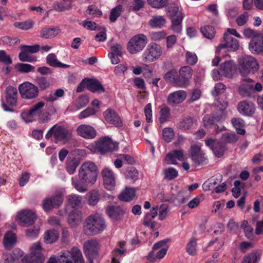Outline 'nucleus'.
<instances>
[{
    "instance_id": "obj_13",
    "label": "nucleus",
    "mask_w": 263,
    "mask_h": 263,
    "mask_svg": "<svg viewBox=\"0 0 263 263\" xmlns=\"http://www.w3.org/2000/svg\"><path fill=\"white\" fill-rule=\"evenodd\" d=\"M223 43H221L217 47V50L220 51L222 49H227L230 51H235L239 47L238 41L232 37L228 33H224L223 35Z\"/></svg>"
},
{
    "instance_id": "obj_45",
    "label": "nucleus",
    "mask_w": 263,
    "mask_h": 263,
    "mask_svg": "<svg viewBox=\"0 0 263 263\" xmlns=\"http://www.w3.org/2000/svg\"><path fill=\"white\" fill-rule=\"evenodd\" d=\"M232 123L236 129L237 134L243 135L246 131L242 127L245 125V121L240 118H233L231 120Z\"/></svg>"
},
{
    "instance_id": "obj_35",
    "label": "nucleus",
    "mask_w": 263,
    "mask_h": 263,
    "mask_svg": "<svg viewBox=\"0 0 263 263\" xmlns=\"http://www.w3.org/2000/svg\"><path fill=\"white\" fill-rule=\"evenodd\" d=\"M16 236L12 231H8L4 237V245L7 250H10L15 244Z\"/></svg>"
},
{
    "instance_id": "obj_53",
    "label": "nucleus",
    "mask_w": 263,
    "mask_h": 263,
    "mask_svg": "<svg viewBox=\"0 0 263 263\" xmlns=\"http://www.w3.org/2000/svg\"><path fill=\"white\" fill-rule=\"evenodd\" d=\"M122 10V6L119 5L112 8L110 12L109 20L111 22H115L121 15Z\"/></svg>"
},
{
    "instance_id": "obj_26",
    "label": "nucleus",
    "mask_w": 263,
    "mask_h": 263,
    "mask_svg": "<svg viewBox=\"0 0 263 263\" xmlns=\"http://www.w3.org/2000/svg\"><path fill=\"white\" fill-rule=\"evenodd\" d=\"M103 115L105 120L109 123L120 127L122 122L115 110L111 109H107L105 110Z\"/></svg>"
},
{
    "instance_id": "obj_33",
    "label": "nucleus",
    "mask_w": 263,
    "mask_h": 263,
    "mask_svg": "<svg viewBox=\"0 0 263 263\" xmlns=\"http://www.w3.org/2000/svg\"><path fill=\"white\" fill-rule=\"evenodd\" d=\"M87 89L92 92L102 93L105 91V89L100 82L93 79H87Z\"/></svg>"
},
{
    "instance_id": "obj_15",
    "label": "nucleus",
    "mask_w": 263,
    "mask_h": 263,
    "mask_svg": "<svg viewBox=\"0 0 263 263\" xmlns=\"http://www.w3.org/2000/svg\"><path fill=\"white\" fill-rule=\"evenodd\" d=\"M17 219L20 226L28 227L32 226L36 220V216L34 212L26 210L18 213Z\"/></svg>"
},
{
    "instance_id": "obj_30",
    "label": "nucleus",
    "mask_w": 263,
    "mask_h": 263,
    "mask_svg": "<svg viewBox=\"0 0 263 263\" xmlns=\"http://www.w3.org/2000/svg\"><path fill=\"white\" fill-rule=\"evenodd\" d=\"M60 32L61 30L58 27H44L40 32V36L43 39H50L55 37Z\"/></svg>"
},
{
    "instance_id": "obj_17",
    "label": "nucleus",
    "mask_w": 263,
    "mask_h": 263,
    "mask_svg": "<svg viewBox=\"0 0 263 263\" xmlns=\"http://www.w3.org/2000/svg\"><path fill=\"white\" fill-rule=\"evenodd\" d=\"M205 143L206 146L212 149L215 156L218 158L223 156L226 150L225 145L216 139H207L205 140Z\"/></svg>"
},
{
    "instance_id": "obj_6",
    "label": "nucleus",
    "mask_w": 263,
    "mask_h": 263,
    "mask_svg": "<svg viewBox=\"0 0 263 263\" xmlns=\"http://www.w3.org/2000/svg\"><path fill=\"white\" fill-rule=\"evenodd\" d=\"M30 249V253L22 258V263H43L45 259L40 243L36 242L33 243Z\"/></svg>"
},
{
    "instance_id": "obj_64",
    "label": "nucleus",
    "mask_w": 263,
    "mask_h": 263,
    "mask_svg": "<svg viewBox=\"0 0 263 263\" xmlns=\"http://www.w3.org/2000/svg\"><path fill=\"white\" fill-rule=\"evenodd\" d=\"M23 256L22 252L20 250H15L13 251L12 254H10L7 256L9 257L11 261H8L6 263H17L20 259H22Z\"/></svg>"
},
{
    "instance_id": "obj_2",
    "label": "nucleus",
    "mask_w": 263,
    "mask_h": 263,
    "mask_svg": "<svg viewBox=\"0 0 263 263\" xmlns=\"http://www.w3.org/2000/svg\"><path fill=\"white\" fill-rule=\"evenodd\" d=\"M105 228L104 218L100 215L95 214L86 219L83 230L86 235H93L101 233Z\"/></svg>"
},
{
    "instance_id": "obj_39",
    "label": "nucleus",
    "mask_w": 263,
    "mask_h": 263,
    "mask_svg": "<svg viewBox=\"0 0 263 263\" xmlns=\"http://www.w3.org/2000/svg\"><path fill=\"white\" fill-rule=\"evenodd\" d=\"M135 196V190L134 188L126 187L125 190L119 195V199L123 201H129Z\"/></svg>"
},
{
    "instance_id": "obj_61",
    "label": "nucleus",
    "mask_w": 263,
    "mask_h": 263,
    "mask_svg": "<svg viewBox=\"0 0 263 263\" xmlns=\"http://www.w3.org/2000/svg\"><path fill=\"white\" fill-rule=\"evenodd\" d=\"M86 14L92 17H99L102 14V13L96 6L90 5L88 6L86 11Z\"/></svg>"
},
{
    "instance_id": "obj_11",
    "label": "nucleus",
    "mask_w": 263,
    "mask_h": 263,
    "mask_svg": "<svg viewBox=\"0 0 263 263\" xmlns=\"http://www.w3.org/2000/svg\"><path fill=\"white\" fill-rule=\"evenodd\" d=\"M6 101L7 104L3 103L2 107L3 109L7 111H13V109L8 106V104L10 106H14L17 104V90L16 88L12 86H9L6 89Z\"/></svg>"
},
{
    "instance_id": "obj_8",
    "label": "nucleus",
    "mask_w": 263,
    "mask_h": 263,
    "mask_svg": "<svg viewBox=\"0 0 263 263\" xmlns=\"http://www.w3.org/2000/svg\"><path fill=\"white\" fill-rule=\"evenodd\" d=\"M239 64L240 66V72L242 76L250 73H254L259 68L255 59L250 55H245L240 58Z\"/></svg>"
},
{
    "instance_id": "obj_52",
    "label": "nucleus",
    "mask_w": 263,
    "mask_h": 263,
    "mask_svg": "<svg viewBox=\"0 0 263 263\" xmlns=\"http://www.w3.org/2000/svg\"><path fill=\"white\" fill-rule=\"evenodd\" d=\"M72 8L71 4L64 2H55L53 5V9L58 12H64L70 10Z\"/></svg>"
},
{
    "instance_id": "obj_16",
    "label": "nucleus",
    "mask_w": 263,
    "mask_h": 263,
    "mask_svg": "<svg viewBox=\"0 0 263 263\" xmlns=\"http://www.w3.org/2000/svg\"><path fill=\"white\" fill-rule=\"evenodd\" d=\"M101 175L105 188L109 191L113 190L116 185L115 175L113 171L105 167L102 170Z\"/></svg>"
},
{
    "instance_id": "obj_40",
    "label": "nucleus",
    "mask_w": 263,
    "mask_h": 263,
    "mask_svg": "<svg viewBox=\"0 0 263 263\" xmlns=\"http://www.w3.org/2000/svg\"><path fill=\"white\" fill-rule=\"evenodd\" d=\"M166 21L161 15H154L149 21V25L153 28H161L165 25Z\"/></svg>"
},
{
    "instance_id": "obj_5",
    "label": "nucleus",
    "mask_w": 263,
    "mask_h": 263,
    "mask_svg": "<svg viewBox=\"0 0 263 263\" xmlns=\"http://www.w3.org/2000/svg\"><path fill=\"white\" fill-rule=\"evenodd\" d=\"M44 105L45 103L43 101L37 102L31 107L27 112L22 114L23 118L27 122L32 121L35 117H37L38 119L43 123L48 121V113L42 111V108Z\"/></svg>"
},
{
    "instance_id": "obj_50",
    "label": "nucleus",
    "mask_w": 263,
    "mask_h": 263,
    "mask_svg": "<svg viewBox=\"0 0 263 263\" xmlns=\"http://www.w3.org/2000/svg\"><path fill=\"white\" fill-rule=\"evenodd\" d=\"M238 139V136L234 133H226L221 136V140L224 143H234Z\"/></svg>"
},
{
    "instance_id": "obj_21",
    "label": "nucleus",
    "mask_w": 263,
    "mask_h": 263,
    "mask_svg": "<svg viewBox=\"0 0 263 263\" xmlns=\"http://www.w3.org/2000/svg\"><path fill=\"white\" fill-rule=\"evenodd\" d=\"M250 51L255 54L263 52V34L260 33L252 39L249 45Z\"/></svg>"
},
{
    "instance_id": "obj_24",
    "label": "nucleus",
    "mask_w": 263,
    "mask_h": 263,
    "mask_svg": "<svg viewBox=\"0 0 263 263\" xmlns=\"http://www.w3.org/2000/svg\"><path fill=\"white\" fill-rule=\"evenodd\" d=\"M77 133L78 135L86 139H93L97 135L93 127L85 124L80 125L77 129Z\"/></svg>"
},
{
    "instance_id": "obj_46",
    "label": "nucleus",
    "mask_w": 263,
    "mask_h": 263,
    "mask_svg": "<svg viewBox=\"0 0 263 263\" xmlns=\"http://www.w3.org/2000/svg\"><path fill=\"white\" fill-rule=\"evenodd\" d=\"M64 90L62 88H59L55 90V92L52 94H49L43 97V99L47 102H54L59 98L64 96Z\"/></svg>"
},
{
    "instance_id": "obj_3",
    "label": "nucleus",
    "mask_w": 263,
    "mask_h": 263,
    "mask_svg": "<svg viewBox=\"0 0 263 263\" xmlns=\"http://www.w3.org/2000/svg\"><path fill=\"white\" fill-rule=\"evenodd\" d=\"M78 176L89 185L95 183L98 176V168L92 162L86 161L84 162L79 170Z\"/></svg>"
},
{
    "instance_id": "obj_1",
    "label": "nucleus",
    "mask_w": 263,
    "mask_h": 263,
    "mask_svg": "<svg viewBox=\"0 0 263 263\" xmlns=\"http://www.w3.org/2000/svg\"><path fill=\"white\" fill-rule=\"evenodd\" d=\"M84 263L81 251L73 247L70 250L61 252L57 257L51 256L46 263Z\"/></svg>"
},
{
    "instance_id": "obj_41",
    "label": "nucleus",
    "mask_w": 263,
    "mask_h": 263,
    "mask_svg": "<svg viewBox=\"0 0 263 263\" xmlns=\"http://www.w3.org/2000/svg\"><path fill=\"white\" fill-rule=\"evenodd\" d=\"M58 232L55 230L47 231L44 234V241L47 243H52L59 238Z\"/></svg>"
},
{
    "instance_id": "obj_4",
    "label": "nucleus",
    "mask_w": 263,
    "mask_h": 263,
    "mask_svg": "<svg viewBox=\"0 0 263 263\" xmlns=\"http://www.w3.org/2000/svg\"><path fill=\"white\" fill-rule=\"evenodd\" d=\"M52 136L57 142H60L65 144L72 139V132L64 126L55 124L48 131L45 138L49 139Z\"/></svg>"
},
{
    "instance_id": "obj_37",
    "label": "nucleus",
    "mask_w": 263,
    "mask_h": 263,
    "mask_svg": "<svg viewBox=\"0 0 263 263\" xmlns=\"http://www.w3.org/2000/svg\"><path fill=\"white\" fill-rule=\"evenodd\" d=\"M87 183L81 179L72 178V185L74 189L79 192L84 193L88 190V185Z\"/></svg>"
},
{
    "instance_id": "obj_36",
    "label": "nucleus",
    "mask_w": 263,
    "mask_h": 263,
    "mask_svg": "<svg viewBox=\"0 0 263 263\" xmlns=\"http://www.w3.org/2000/svg\"><path fill=\"white\" fill-rule=\"evenodd\" d=\"M46 62L50 66L53 67L68 68L69 65L59 62L54 53H50L46 57Z\"/></svg>"
},
{
    "instance_id": "obj_44",
    "label": "nucleus",
    "mask_w": 263,
    "mask_h": 263,
    "mask_svg": "<svg viewBox=\"0 0 263 263\" xmlns=\"http://www.w3.org/2000/svg\"><path fill=\"white\" fill-rule=\"evenodd\" d=\"M82 197L78 195H70L68 197V202L72 208L77 209L82 205Z\"/></svg>"
},
{
    "instance_id": "obj_63",
    "label": "nucleus",
    "mask_w": 263,
    "mask_h": 263,
    "mask_svg": "<svg viewBox=\"0 0 263 263\" xmlns=\"http://www.w3.org/2000/svg\"><path fill=\"white\" fill-rule=\"evenodd\" d=\"M174 136V130L172 128H165L163 130L162 137L163 140L166 142L172 141Z\"/></svg>"
},
{
    "instance_id": "obj_9",
    "label": "nucleus",
    "mask_w": 263,
    "mask_h": 263,
    "mask_svg": "<svg viewBox=\"0 0 263 263\" xmlns=\"http://www.w3.org/2000/svg\"><path fill=\"white\" fill-rule=\"evenodd\" d=\"M95 148L100 154H104L117 151L118 148V144L113 142L108 137H103L96 142Z\"/></svg>"
},
{
    "instance_id": "obj_32",
    "label": "nucleus",
    "mask_w": 263,
    "mask_h": 263,
    "mask_svg": "<svg viewBox=\"0 0 263 263\" xmlns=\"http://www.w3.org/2000/svg\"><path fill=\"white\" fill-rule=\"evenodd\" d=\"M191 158L193 161L198 164H200L204 161V154L201 151L199 146L197 145L192 146Z\"/></svg>"
},
{
    "instance_id": "obj_58",
    "label": "nucleus",
    "mask_w": 263,
    "mask_h": 263,
    "mask_svg": "<svg viewBox=\"0 0 263 263\" xmlns=\"http://www.w3.org/2000/svg\"><path fill=\"white\" fill-rule=\"evenodd\" d=\"M196 246L197 239L195 238H193L187 244L186 248V251L190 255L194 256L196 254Z\"/></svg>"
},
{
    "instance_id": "obj_7",
    "label": "nucleus",
    "mask_w": 263,
    "mask_h": 263,
    "mask_svg": "<svg viewBox=\"0 0 263 263\" xmlns=\"http://www.w3.org/2000/svg\"><path fill=\"white\" fill-rule=\"evenodd\" d=\"M148 42L146 36L138 34L132 37L127 43V49L131 54H136L142 51Z\"/></svg>"
},
{
    "instance_id": "obj_49",
    "label": "nucleus",
    "mask_w": 263,
    "mask_h": 263,
    "mask_svg": "<svg viewBox=\"0 0 263 263\" xmlns=\"http://www.w3.org/2000/svg\"><path fill=\"white\" fill-rule=\"evenodd\" d=\"M200 30L202 34L207 39H212L214 37L215 30L213 26L206 25L201 27Z\"/></svg>"
},
{
    "instance_id": "obj_18",
    "label": "nucleus",
    "mask_w": 263,
    "mask_h": 263,
    "mask_svg": "<svg viewBox=\"0 0 263 263\" xmlns=\"http://www.w3.org/2000/svg\"><path fill=\"white\" fill-rule=\"evenodd\" d=\"M192 68L189 66L182 67L179 70L180 87H185L190 84L189 79L192 76Z\"/></svg>"
},
{
    "instance_id": "obj_38",
    "label": "nucleus",
    "mask_w": 263,
    "mask_h": 263,
    "mask_svg": "<svg viewBox=\"0 0 263 263\" xmlns=\"http://www.w3.org/2000/svg\"><path fill=\"white\" fill-rule=\"evenodd\" d=\"M82 221V214L80 211H73L69 215L68 221L69 224L74 227L79 224Z\"/></svg>"
},
{
    "instance_id": "obj_59",
    "label": "nucleus",
    "mask_w": 263,
    "mask_h": 263,
    "mask_svg": "<svg viewBox=\"0 0 263 263\" xmlns=\"http://www.w3.org/2000/svg\"><path fill=\"white\" fill-rule=\"evenodd\" d=\"M126 178L135 181L138 178V172L134 167H129L125 172Z\"/></svg>"
},
{
    "instance_id": "obj_56",
    "label": "nucleus",
    "mask_w": 263,
    "mask_h": 263,
    "mask_svg": "<svg viewBox=\"0 0 263 263\" xmlns=\"http://www.w3.org/2000/svg\"><path fill=\"white\" fill-rule=\"evenodd\" d=\"M170 117V109L167 106H163L160 111L159 121L161 123L166 122Z\"/></svg>"
},
{
    "instance_id": "obj_54",
    "label": "nucleus",
    "mask_w": 263,
    "mask_h": 263,
    "mask_svg": "<svg viewBox=\"0 0 263 263\" xmlns=\"http://www.w3.org/2000/svg\"><path fill=\"white\" fill-rule=\"evenodd\" d=\"M17 70L22 73H28L34 70V67L28 64L18 63L15 66Z\"/></svg>"
},
{
    "instance_id": "obj_55",
    "label": "nucleus",
    "mask_w": 263,
    "mask_h": 263,
    "mask_svg": "<svg viewBox=\"0 0 263 263\" xmlns=\"http://www.w3.org/2000/svg\"><path fill=\"white\" fill-rule=\"evenodd\" d=\"M35 81L39 87L38 88H39L41 90H44L48 88L50 86V82L45 77H37Z\"/></svg>"
},
{
    "instance_id": "obj_12",
    "label": "nucleus",
    "mask_w": 263,
    "mask_h": 263,
    "mask_svg": "<svg viewBox=\"0 0 263 263\" xmlns=\"http://www.w3.org/2000/svg\"><path fill=\"white\" fill-rule=\"evenodd\" d=\"M162 50L161 46L157 44H149L146 48L144 58L146 61L152 62L156 61L162 55Z\"/></svg>"
},
{
    "instance_id": "obj_28",
    "label": "nucleus",
    "mask_w": 263,
    "mask_h": 263,
    "mask_svg": "<svg viewBox=\"0 0 263 263\" xmlns=\"http://www.w3.org/2000/svg\"><path fill=\"white\" fill-rule=\"evenodd\" d=\"M106 213L113 220L118 221L123 217L125 211L119 206H111L106 210Z\"/></svg>"
},
{
    "instance_id": "obj_14",
    "label": "nucleus",
    "mask_w": 263,
    "mask_h": 263,
    "mask_svg": "<svg viewBox=\"0 0 263 263\" xmlns=\"http://www.w3.org/2000/svg\"><path fill=\"white\" fill-rule=\"evenodd\" d=\"M63 202V196L61 193H56L50 198H46L43 201V208L46 211H50L59 207Z\"/></svg>"
},
{
    "instance_id": "obj_47",
    "label": "nucleus",
    "mask_w": 263,
    "mask_h": 263,
    "mask_svg": "<svg viewBox=\"0 0 263 263\" xmlns=\"http://www.w3.org/2000/svg\"><path fill=\"white\" fill-rule=\"evenodd\" d=\"M79 164L78 161L75 158H68L66 160V168L69 174H73Z\"/></svg>"
},
{
    "instance_id": "obj_43",
    "label": "nucleus",
    "mask_w": 263,
    "mask_h": 263,
    "mask_svg": "<svg viewBox=\"0 0 263 263\" xmlns=\"http://www.w3.org/2000/svg\"><path fill=\"white\" fill-rule=\"evenodd\" d=\"M29 228L25 230V233L27 237L29 239H34L39 234L40 227L39 224H35L33 226L28 227Z\"/></svg>"
},
{
    "instance_id": "obj_62",
    "label": "nucleus",
    "mask_w": 263,
    "mask_h": 263,
    "mask_svg": "<svg viewBox=\"0 0 263 263\" xmlns=\"http://www.w3.org/2000/svg\"><path fill=\"white\" fill-rule=\"evenodd\" d=\"M163 172L165 175L164 178L169 180L174 179L178 176L177 170L172 167L166 168Z\"/></svg>"
},
{
    "instance_id": "obj_31",
    "label": "nucleus",
    "mask_w": 263,
    "mask_h": 263,
    "mask_svg": "<svg viewBox=\"0 0 263 263\" xmlns=\"http://www.w3.org/2000/svg\"><path fill=\"white\" fill-rule=\"evenodd\" d=\"M166 13L171 21H174V19H183L184 17L183 14L181 11L180 10L179 7L175 4H173L168 7Z\"/></svg>"
},
{
    "instance_id": "obj_51",
    "label": "nucleus",
    "mask_w": 263,
    "mask_h": 263,
    "mask_svg": "<svg viewBox=\"0 0 263 263\" xmlns=\"http://www.w3.org/2000/svg\"><path fill=\"white\" fill-rule=\"evenodd\" d=\"M193 124V119L190 117H184L179 122V127L183 130L190 129Z\"/></svg>"
},
{
    "instance_id": "obj_22",
    "label": "nucleus",
    "mask_w": 263,
    "mask_h": 263,
    "mask_svg": "<svg viewBox=\"0 0 263 263\" xmlns=\"http://www.w3.org/2000/svg\"><path fill=\"white\" fill-rule=\"evenodd\" d=\"M184 159V151L182 149H174L170 152L165 158L168 164H176L177 160L183 161Z\"/></svg>"
},
{
    "instance_id": "obj_57",
    "label": "nucleus",
    "mask_w": 263,
    "mask_h": 263,
    "mask_svg": "<svg viewBox=\"0 0 263 263\" xmlns=\"http://www.w3.org/2000/svg\"><path fill=\"white\" fill-rule=\"evenodd\" d=\"M19 59L22 62H32L36 61V58L35 56H31L26 50H22L19 53Z\"/></svg>"
},
{
    "instance_id": "obj_34",
    "label": "nucleus",
    "mask_w": 263,
    "mask_h": 263,
    "mask_svg": "<svg viewBox=\"0 0 263 263\" xmlns=\"http://www.w3.org/2000/svg\"><path fill=\"white\" fill-rule=\"evenodd\" d=\"M164 79L166 82L173 84L176 86L180 87L179 79L176 69H173L167 72L164 75Z\"/></svg>"
},
{
    "instance_id": "obj_29",
    "label": "nucleus",
    "mask_w": 263,
    "mask_h": 263,
    "mask_svg": "<svg viewBox=\"0 0 263 263\" xmlns=\"http://www.w3.org/2000/svg\"><path fill=\"white\" fill-rule=\"evenodd\" d=\"M254 89V84L250 78L246 79L244 82L240 85L238 91L242 97H249L250 96L251 91Z\"/></svg>"
},
{
    "instance_id": "obj_27",
    "label": "nucleus",
    "mask_w": 263,
    "mask_h": 263,
    "mask_svg": "<svg viewBox=\"0 0 263 263\" xmlns=\"http://www.w3.org/2000/svg\"><path fill=\"white\" fill-rule=\"evenodd\" d=\"M221 74L227 78H231L236 70V66L232 61H228L220 65Z\"/></svg>"
},
{
    "instance_id": "obj_19",
    "label": "nucleus",
    "mask_w": 263,
    "mask_h": 263,
    "mask_svg": "<svg viewBox=\"0 0 263 263\" xmlns=\"http://www.w3.org/2000/svg\"><path fill=\"white\" fill-rule=\"evenodd\" d=\"M186 92L184 90H177L168 95L167 102L170 105L174 106L183 102L186 99Z\"/></svg>"
},
{
    "instance_id": "obj_20",
    "label": "nucleus",
    "mask_w": 263,
    "mask_h": 263,
    "mask_svg": "<svg viewBox=\"0 0 263 263\" xmlns=\"http://www.w3.org/2000/svg\"><path fill=\"white\" fill-rule=\"evenodd\" d=\"M99 244L96 239L86 241L83 244L84 252L86 256H97Z\"/></svg>"
},
{
    "instance_id": "obj_60",
    "label": "nucleus",
    "mask_w": 263,
    "mask_h": 263,
    "mask_svg": "<svg viewBox=\"0 0 263 263\" xmlns=\"http://www.w3.org/2000/svg\"><path fill=\"white\" fill-rule=\"evenodd\" d=\"M202 120L204 126L207 128H211L216 122L214 117L212 114L205 115L203 117Z\"/></svg>"
},
{
    "instance_id": "obj_25",
    "label": "nucleus",
    "mask_w": 263,
    "mask_h": 263,
    "mask_svg": "<svg viewBox=\"0 0 263 263\" xmlns=\"http://www.w3.org/2000/svg\"><path fill=\"white\" fill-rule=\"evenodd\" d=\"M158 210V206L153 207L149 212L145 214L143 220V224L153 230H154L156 224V222L153 221V219L157 215Z\"/></svg>"
},
{
    "instance_id": "obj_48",
    "label": "nucleus",
    "mask_w": 263,
    "mask_h": 263,
    "mask_svg": "<svg viewBox=\"0 0 263 263\" xmlns=\"http://www.w3.org/2000/svg\"><path fill=\"white\" fill-rule=\"evenodd\" d=\"M216 122H221L223 121L227 117V112L225 108L221 109L220 107L217 106L216 110L212 114Z\"/></svg>"
},
{
    "instance_id": "obj_23",
    "label": "nucleus",
    "mask_w": 263,
    "mask_h": 263,
    "mask_svg": "<svg viewBox=\"0 0 263 263\" xmlns=\"http://www.w3.org/2000/svg\"><path fill=\"white\" fill-rule=\"evenodd\" d=\"M237 109L239 112L243 116H251L255 111V107L252 102L243 101L238 103Z\"/></svg>"
},
{
    "instance_id": "obj_42",
    "label": "nucleus",
    "mask_w": 263,
    "mask_h": 263,
    "mask_svg": "<svg viewBox=\"0 0 263 263\" xmlns=\"http://www.w3.org/2000/svg\"><path fill=\"white\" fill-rule=\"evenodd\" d=\"M87 196L88 197V203L91 206L96 205L100 198L99 191L97 190H93L89 192Z\"/></svg>"
},
{
    "instance_id": "obj_10",
    "label": "nucleus",
    "mask_w": 263,
    "mask_h": 263,
    "mask_svg": "<svg viewBox=\"0 0 263 263\" xmlns=\"http://www.w3.org/2000/svg\"><path fill=\"white\" fill-rule=\"evenodd\" d=\"M18 91L22 98L32 99L38 97L39 89L37 86L29 82H25L19 85Z\"/></svg>"
}]
</instances>
